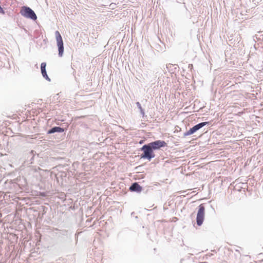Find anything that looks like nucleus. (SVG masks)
<instances>
[{"instance_id": "6e6552de", "label": "nucleus", "mask_w": 263, "mask_h": 263, "mask_svg": "<svg viewBox=\"0 0 263 263\" xmlns=\"http://www.w3.org/2000/svg\"><path fill=\"white\" fill-rule=\"evenodd\" d=\"M129 190L132 191L140 192L141 190V187L137 183H134L130 186Z\"/></svg>"}, {"instance_id": "f257e3e1", "label": "nucleus", "mask_w": 263, "mask_h": 263, "mask_svg": "<svg viewBox=\"0 0 263 263\" xmlns=\"http://www.w3.org/2000/svg\"><path fill=\"white\" fill-rule=\"evenodd\" d=\"M142 150L143 151V154L141 155L142 158L147 159L148 160H151L152 158L155 157V155L153 152V149L149 144L143 145L142 147Z\"/></svg>"}, {"instance_id": "f03ea898", "label": "nucleus", "mask_w": 263, "mask_h": 263, "mask_svg": "<svg viewBox=\"0 0 263 263\" xmlns=\"http://www.w3.org/2000/svg\"><path fill=\"white\" fill-rule=\"evenodd\" d=\"M21 14L24 17L31 18L33 20H36L37 16L34 12L28 7H23L21 10Z\"/></svg>"}, {"instance_id": "20e7f679", "label": "nucleus", "mask_w": 263, "mask_h": 263, "mask_svg": "<svg viewBox=\"0 0 263 263\" xmlns=\"http://www.w3.org/2000/svg\"><path fill=\"white\" fill-rule=\"evenodd\" d=\"M56 40L59 49V55L62 57L64 52V46L62 37L58 31L55 32Z\"/></svg>"}, {"instance_id": "1a4fd4ad", "label": "nucleus", "mask_w": 263, "mask_h": 263, "mask_svg": "<svg viewBox=\"0 0 263 263\" xmlns=\"http://www.w3.org/2000/svg\"><path fill=\"white\" fill-rule=\"evenodd\" d=\"M64 131V129L60 127H54L48 131V134H52L55 132L62 133Z\"/></svg>"}, {"instance_id": "7ed1b4c3", "label": "nucleus", "mask_w": 263, "mask_h": 263, "mask_svg": "<svg viewBox=\"0 0 263 263\" xmlns=\"http://www.w3.org/2000/svg\"><path fill=\"white\" fill-rule=\"evenodd\" d=\"M205 216V207L203 204H201L198 206L196 221L198 226H200L204 220Z\"/></svg>"}, {"instance_id": "9d476101", "label": "nucleus", "mask_w": 263, "mask_h": 263, "mask_svg": "<svg viewBox=\"0 0 263 263\" xmlns=\"http://www.w3.org/2000/svg\"><path fill=\"white\" fill-rule=\"evenodd\" d=\"M137 105L138 106V107H139V109H140L141 110L142 109V107H141V104H140L139 102H137Z\"/></svg>"}, {"instance_id": "0eeeda50", "label": "nucleus", "mask_w": 263, "mask_h": 263, "mask_svg": "<svg viewBox=\"0 0 263 263\" xmlns=\"http://www.w3.org/2000/svg\"><path fill=\"white\" fill-rule=\"evenodd\" d=\"M46 63L43 62V63H41V69L42 74L44 78H45L46 80L50 81V79L48 77L47 73H46Z\"/></svg>"}, {"instance_id": "423d86ee", "label": "nucleus", "mask_w": 263, "mask_h": 263, "mask_svg": "<svg viewBox=\"0 0 263 263\" xmlns=\"http://www.w3.org/2000/svg\"><path fill=\"white\" fill-rule=\"evenodd\" d=\"M153 150L158 149L166 145V143L164 141L158 140L148 144Z\"/></svg>"}, {"instance_id": "39448f33", "label": "nucleus", "mask_w": 263, "mask_h": 263, "mask_svg": "<svg viewBox=\"0 0 263 263\" xmlns=\"http://www.w3.org/2000/svg\"><path fill=\"white\" fill-rule=\"evenodd\" d=\"M208 124L207 122L200 123L196 125H195L192 128H190L186 133L184 134L185 136L191 135L194 133L195 132L204 126Z\"/></svg>"}]
</instances>
